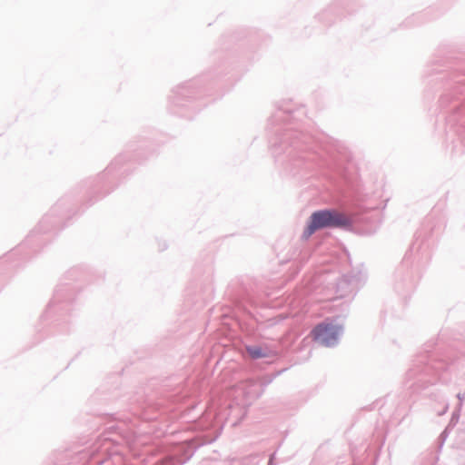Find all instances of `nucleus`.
I'll use <instances>...</instances> for the list:
<instances>
[{"instance_id": "obj_3", "label": "nucleus", "mask_w": 465, "mask_h": 465, "mask_svg": "<svg viewBox=\"0 0 465 465\" xmlns=\"http://www.w3.org/2000/svg\"><path fill=\"white\" fill-rule=\"evenodd\" d=\"M247 351L252 358H260L263 355L261 349L256 347H248Z\"/></svg>"}, {"instance_id": "obj_2", "label": "nucleus", "mask_w": 465, "mask_h": 465, "mask_svg": "<svg viewBox=\"0 0 465 465\" xmlns=\"http://www.w3.org/2000/svg\"><path fill=\"white\" fill-rule=\"evenodd\" d=\"M341 328L331 322H322L315 326L312 331L313 340L323 346H332L338 340Z\"/></svg>"}, {"instance_id": "obj_1", "label": "nucleus", "mask_w": 465, "mask_h": 465, "mask_svg": "<svg viewBox=\"0 0 465 465\" xmlns=\"http://www.w3.org/2000/svg\"><path fill=\"white\" fill-rule=\"evenodd\" d=\"M349 224V219L337 211H318L310 218V223L304 231V236L309 238L315 231L325 227H341Z\"/></svg>"}]
</instances>
